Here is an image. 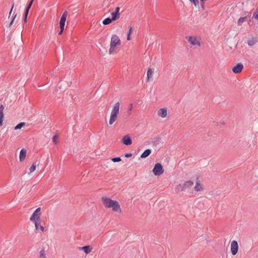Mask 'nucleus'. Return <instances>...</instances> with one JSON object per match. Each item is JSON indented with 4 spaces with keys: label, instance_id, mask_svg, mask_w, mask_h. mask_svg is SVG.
I'll return each mask as SVG.
<instances>
[{
    "label": "nucleus",
    "instance_id": "obj_35",
    "mask_svg": "<svg viewBox=\"0 0 258 258\" xmlns=\"http://www.w3.org/2000/svg\"><path fill=\"white\" fill-rule=\"evenodd\" d=\"M3 118H4V116H0V125H2L3 124Z\"/></svg>",
    "mask_w": 258,
    "mask_h": 258
},
{
    "label": "nucleus",
    "instance_id": "obj_20",
    "mask_svg": "<svg viewBox=\"0 0 258 258\" xmlns=\"http://www.w3.org/2000/svg\"><path fill=\"white\" fill-rule=\"evenodd\" d=\"M112 21H113V20L111 18H107L103 21L102 23L104 25H107L110 24L112 22Z\"/></svg>",
    "mask_w": 258,
    "mask_h": 258
},
{
    "label": "nucleus",
    "instance_id": "obj_39",
    "mask_svg": "<svg viewBox=\"0 0 258 258\" xmlns=\"http://www.w3.org/2000/svg\"><path fill=\"white\" fill-rule=\"evenodd\" d=\"M130 35H131V34H130V33H127V39L128 40H130L131 39Z\"/></svg>",
    "mask_w": 258,
    "mask_h": 258
},
{
    "label": "nucleus",
    "instance_id": "obj_22",
    "mask_svg": "<svg viewBox=\"0 0 258 258\" xmlns=\"http://www.w3.org/2000/svg\"><path fill=\"white\" fill-rule=\"evenodd\" d=\"M256 42V40L253 38L252 39L248 40L247 41V44L249 46H252L254 45Z\"/></svg>",
    "mask_w": 258,
    "mask_h": 258
},
{
    "label": "nucleus",
    "instance_id": "obj_34",
    "mask_svg": "<svg viewBox=\"0 0 258 258\" xmlns=\"http://www.w3.org/2000/svg\"><path fill=\"white\" fill-rule=\"evenodd\" d=\"M132 156V153H126L124 155V156L126 158H128V157H130Z\"/></svg>",
    "mask_w": 258,
    "mask_h": 258
},
{
    "label": "nucleus",
    "instance_id": "obj_31",
    "mask_svg": "<svg viewBox=\"0 0 258 258\" xmlns=\"http://www.w3.org/2000/svg\"><path fill=\"white\" fill-rule=\"evenodd\" d=\"M64 27H62V26H60V31L58 32V35H61L62 33V32L64 30Z\"/></svg>",
    "mask_w": 258,
    "mask_h": 258
},
{
    "label": "nucleus",
    "instance_id": "obj_26",
    "mask_svg": "<svg viewBox=\"0 0 258 258\" xmlns=\"http://www.w3.org/2000/svg\"><path fill=\"white\" fill-rule=\"evenodd\" d=\"M121 160L120 157H114L111 158V161L113 162H118Z\"/></svg>",
    "mask_w": 258,
    "mask_h": 258
},
{
    "label": "nucleus",
    "instance_id": "obj_3",
    "mask_svg": "<svg viewBox=\"0 0 258 258\" xmlns=\"http://www.w3.org/2000/svg\"><path fill=\"white\" fill-rule=\"evenodd\" d=\"M120 43V40L119 37L116 35H113L111 38L110 41V47L109 49V53L110 54H112L115 47L119 45Z\"/></svg>",
    "mask_w": 258,
    "mask_h": 258
},
{
    "label": "nucleus",
    "instance_id": "obj_2",
    "mask_svg": "<svg viewBox=\"0 0 258 258\" xmlns=\"http://www.w3.org/2000/svg\"><path fill=\"white\" fill-rule=\"evenodd\" d=\"M120 103L119 102L115 103L112 108L111 112L110 117L109 121L110 125L112 124L117 119V116L119 112Z\"/></svg>",
    "mask_w": 258,
    "mask_h": 258
},
{
    "label": "nucleus",
    "instance_id": "obj_5",
    "mask_svg": "<svg viewBox=\"0 0 258 258\" xmlns=\"http://www.w3.org/2000/svg\"><path fill=\"white\" fill-rule=\"evenodd\" d=\"M153 172L156 176H160L163 173V167L161 163H156L153 169Z\"/></svg>",
    "mask_w": 258,
    "mask_h": 258
},
{
    "label": "nucleus",
    "instance_id": "obj_29",
    "mask_svg": "<svg viewBox=\"0 0 258 258\" xmlns=\"http://www.w3.org/2000/svg\"><path fill=\"white\" fill-rule=\"evenodd\" d=\"M190 2L192 3L195 6H197L199 4V0H189Z\"/></svg>",
    "mask_w": 258,
    "mask_h": 258
},
{
    "label": "nucleus",
    "instance_id": "obj_16",
    "mask_svg": "<svg viewBox=\"0 0 258 258\" xmlns=\"http://www.w3.org/2000/svg\"><path fill=\"white\" fill-rule=\"evenodd\" d=\"M175 191L177 192L185 190L183 188L182 183H180L178 185H177L176 186V187H175Z\"/></svg>",
    "mask_w": 258,
    "mask_h": 258
},
{
    "label": "nucleus",
    "instance_id": "obj_42",
    "mask_svg": "<svg viewBox=\"0 0 258 258\" xmlns=\"http://www.w3.org/2000/svg\"><path fill=\"white\" fill-rule=\"evenodd\" d=\"M30 172H32V166H31L30 168Z\"/></svg>",
    "mask_w": 258,
    "mask_h": 258
},
{
    "label": "nucleus",
    "instance_id": "obj_28",
    "mask_svg": "<svg viewBox=\"0 0 258 258\" xmlns=\"http://www.w3.org/2000/svg\"><path fill=\"white\" fill-rule=\"evenodd\" d=\"M4 110V107L3 105H0V116H4V115L3 113Z\"/></svg>",
    "mask_w": 258,
    "mask_h": 258
},
{
    "label": "nucleus",
    "instance_id": "obj_17",
    "mask_svg": "<svg viewBox=\"0 0 258 258\" xmlns=\"http://www.w3.org/2000/svg\"><path fill=\"white\" fill-rule=\"evenodd\" d=\"M80 248L82 249L86 254L90 253L91 251V249L89 245L84 246Z\"/></svg>",
    "mask_w": 258,
    "mask_h": 258
},
{
    "label": "nucleus",
    "instance_id": "obj_38",
    "mask_svg": "<svg viewBox=\"0 0 258 258\" xmlns=\"http://www.w3.org/2000/svg\"><path fill=\"white\" fill-rule=\"evenodd\" d=\"M132 30H133V27H130L128 33H130V34H131L132 32Z\"/></svg>",
    "mask_w": 258,
    "mask_h": 258
},
{
    "label": "nucleus",
    "instance_id": "obj_43",
    "mask_svg": "<svg viewBox=\"0 0 258 258\" xmlns=\"http://www.w3.org/2000/svg\"><path fill=\"white\" fill-rule=\"evenodd\" d=\"M30 220L32 221V215H31L30 217Z\"/></svg>",
    "mask_w": 258,
    "mask_h": 258
},
{
    "label": "nucleus",
    "instance_id": "obj_23",
    "mask_svg": "<svg viewBox=\"0 0 258 258\" xmlns=\"http://www.w3.org/2000/svg\"><path fill=\"white\" fill-rule=\"evenodd\" d=\"M40 223H41V220L40 219L39 220V221L38 222V228L37 229H36L35 228V230H40V231L41 232H44V229H45V228L44 227H43V226L41 225H40Z\"/></svg>",
    "mask_w": 258,
    "mask_h": 258
},
{
    "label": "nucleus",
    "instance_id": "obj_6",
    "mask_svg": "<svg viewBox=\"0 0 258 258\" xmlns=\"http://www.w3.org/2000/svg\"><path fill=\"white\" fill-rule=\"evenodd\" d=\"M238 249V242L236 240H233L231 243V252L232 255H235Z\"/></svg>",
    "mask_w": 258,
    "mask_h": 258
},
{
    "label": "nucleus",
    "instance_id": "obj_7",
    "mask_svg": "<svg viewBox=\"0 0 258 258\" xmlns=\"http://www.w3.org/2000/svg\"><path fill=\"white\" fill-rule=\"evenodd\" d=\"M122 143L126 146L131 145L132 143V140L130 135L127 134L124 136L122 139Z\"/></svg>",
    "mask_w": 258,
    "mask_h": 258
},
{
    "label": "nucleus",
    "instance_id": "obj_18",
    "mask_svg": "<svg viewBox=\"0 0 258 258\" xmlns=\"http://www.w3.org/2000/svg\"><path fill=\"white\" fill-rule=\"evenodd\" d=\"M32 5V0H31L29 5H28V6L27 7L26 10V11H25V21L26 20V19H27V15H28V12H29V9H30L31 6Z\"/></svg>",
    "mask_w": 258,
    "mask_h": 258
},
{
    "label": "nucleus",
    "instance_id": "obj_25",
    "mask_svg": "<svg viewBox=\"0 0 258 258\" xmlns=\"http://www.w3.org/2000/svg\"><path fill=\"white\" fill-rule=\"evenodd\" d=\"M40 258H46L45 256V252L44 249H42L40 251Z\"/></svg>",
    "mask_w": 258,
    "mask_h": 258
},
{
    "label": "nucleus",
    "instance_id": "obj_32",
    "mask_svg": "<svg viewBox=\"0 0 258 258\" xmlns=\"http://www.w3.org/2000/svg\"><path fill=\"white\" fill-rule=\"evenodd\" d=\"M16 15H15L13 18V20L10 22V23L9 24V27H11L12 26V25H13V22H14V19L15 18H16Z\"/></svg>",
    "mask_w": 258,
    "mask_h": 258
},
{
    "label": "nucleus",
    "instance_id": "obj_15",
    "mask_svg": "<svg viewBox=\"0 0 258 258\" xmlns=\"http://www.w3.org/2000/svg\"><path fill=\"white\" fill-rule=\"evenodd\" d=\"M151 153V150L148 149L145 150L141 155L140 157L141 158H145L149 156L150 154Z\"/></svg>",
    "mask_w": 258,
    "mask_h": 258
},
{
    "label": "nucleus",
    "instance_id": "obj_4",
    "mask_svg": "<svg viewBox=\"0 0 258 258\" xmlns=\"http://www.w3.org/2000/svg\"><path fill=\"white\" fill-rule=\"evenodd\" d=\"M41 208L40 207L37 208L33 212V222L35 224V227L36 229H37L38 226V222L40 219L41 212H40Z\"/></svg>",
    "mask_w": 258,
    "mask_h": 258
},
{
    "label": "nucleus",
    "instance_id": "obj_33",
    "mask_svg": "<svg viewBox=\"0 0 258 258\" xmlns=\"http://www.w3.org/2000/svg\"><path fill=\"white\" fill-rule=\"evenodd\" d=\"M133 109V104H130L128 107L127 110L131 111Z\"/></svg>",
    "mask_w": 258,
    "mask_h": 258
},
{
    "label": "nucleus",
    "instance_id": "obj_30",
    "mask_svg": "<svg viewBox=\"0 0 258 258\" xmlns=\"http://www.w3.org/2000/svg\"><path fill=\"white\" fill-rule=\"evenodd\" d=\"M253 17H254L256 20H258V11L256 12H255L253 13Z\"/></svg>",
    "mask_w": 258,
    "mask_h": 258
},
{
    "label": "nucleus",
    "instance_id": "obj_14",
    "mask_svg": "<svg viewBox=\"0 0 258 258\" xmlns=\"http://www.w3.org/2000/svg\"><path fill=\"white\" fill-rule=\"evenodd\" d=\"M194 182L191 181H187L182 183L183 188L185 190L192 186Z\"/></svg>",
    "mask_w": 258,
    "mask_h": 258
},
{
    "label": "nucleus",
    "instance_id": "obj_12",
    "mask_svg": "<svg viewBox=\"0 0 258 258\" xmlns=\"http://www.w3.org/2000/svg\"><path fill=\"white\" fill-rule=\"evenodd\" d=\"M26 154H27V150L25 149H22L20 151V154H19V160L20 162H23L26 157Z\"/></svg>",
    "mask_w": 258,
    "mask_h": 258
},
{
    "label": "nucleus",
    "instance_id": "obj_36",
    "mask_svg": "<svg viewBox=\"0 0 258 258\" xmlns=\"http://www.w3.org/2000/svg\"><path fill=\"white\" fill-rule=\"evenodd\" d=\"M119 10H120L119 7H116L115 8V10L114 12H116L118 14H119Z\"/></svg>",
    "mask_w": 258,
    "mask_h": 258
},
{
    "label": "nucleus",
    "instance_id": "obj_24",
    "mask_svg": "<svg viewBox=\"0 0 258 258\" xmlns=\"http://www.w3.org/2000/svg\"><path fill=\"white\" fill-rule=\"evenodd\" d=\"M25 125V122H21V123H19L18 124H17L15 127V130H18V129H21L22 127L24 126Z\"/></svg>",
    "mask_w": 258,
    "mask_h": 258
},
{
    "label": "nucleus",
    "instance_id": "obj_8",
    "mask_svg": "<svg viewBox=\"0 0 258 258\" xmlns=\"http://www.w3.org/2000/svg\"><path fill=\"white\" fill-rule=\"evenodd\" d=\"M243 68V66L241 63L236 64L232 69V71L235 74L240 73Z\"/></svg>",
    "mask_w": 258,
    "mask_h": 258
},
{
    "label": "nucleus",
    "instance_id": "obj_21",
    "mask_svg": "<svg viewBox=\"0 0 258 258\" xmlns=\"http://www.w3.org/2000/svg\"><path fill=\"white\" fill-rule=\"evenodd\" d=\"M147 81H150V78L152 77V70L151 69H148L147 71Z\"/></svg>",
    "mask_w": 258,
    "mask_h": 258
},
{
    "label": "nucleus",
    "instance_id": "obj_37",
    "mask_svg": "<svg viewBox=\"0 0 258 258\" xmlns=\"http://www.w3.org/2000/svg\"><path fill=\"white\" fill-rule=\"evenodd\" d=\"M56 136H53V138H52V139H53V142L55 144H56Z\"/></svg>",
    "mask_w": 258,
    "mask_h": 258
},
{
    "label": "nucleus",
    "instance_id": "obj_11",
    "mask_svg": "<svg viewBox=\"0 0 258 258\" xmlns=\"http://www.w3.org/2000/svg\"><path fill=\"white\" fill-rule=\"evenodd\" d=\"M194 189L197 191H201L203 190V187L200 183V181L199 177H197L196 185L194 187Z\"/></svg>",
    "mask_w": 258,
    "mask_h": 258
},
{
    "label": "nucleus",
    "instance_id": "obj_10",
    "mask_svg": "<svg viewBox=\"0 0 258 258\" xmlns=\"http://www.w3.org/2000/svg\"><path fill=\"white\" fill-rule=\"evenodd\" d=\"M68 16V12L65 11L62 15L59 21V26L64 27L65 22Z\"/></svg>",
    "mask_w": 258,
    "mask_h": 258
},
{
    "label": "nucleus",
    "instance_id": "obj_13",
    "mask_svg": "<svg viewBox=\"0 0 258 258\" xmlns=\"http://www.w3.org/2000/svg\"><path fill=\"white\" fill-rule=\"evenodd\" d=\"M158 114L162 118L165 117L167 115V109L165 108L160 109L158 111Z\"/></svg>",
    "mask_w": 258,
    "mask_h": 258
},
{
    "label": "nucleus",
    "instance_id": "obj_9",
    "mask_svg": "<svg viewBox=\"0 0 258 258\" xmlns=\"http://www.w3.org/2000/svg\"><path fill=\"white\" fill-rule=\"evenodd\" d=\"M188 41L192 45H198L200 46V43L197 41V38L192 36H188L186 37Z\"/></svg>",
    "mask_w": 258,
    "mask_h": 258
},
{
    "label": "nucleus",
    "instance_id": "obj_41",
    "mask_svg": "<svg viewBox=\"0 0 258 258\" xmlns=\"http://www.w3.org/2000/svg\"><path fill=\"white\" fill-rule=\"evenodd\" d=\"M13 7H14V5L12 6V8H11V10H10V13H9V15H11V13H12V10H13Z\"/></svg>",
    "mask_w": 258,
    "mask_h": 258
},
{
    "label": "nucleus",
    "instance_id": "obj_1",
    "mask_svg": "<svg viewBox=\"0 0 258 258\" xmlns=\"http://www.w3.org/2000/svg\"><path fill=\"white\" fill-rule=\"evenodd\" d=\"M102 202L107 208H111L113 211L120 213L121 212L120 205L117 201H113L109 198L103 197L102 198Z\"/></svg>",
    "mask_w": 258,
    "mask_h": 258
},
{
    "label": "nucleus",
    "instance_id": "obj_19",
    "mask_svg": "<svg viewBox=\"0 0 258 258\" xmlns=\"http://www.w3.org/2000/svg\"><path fill=\"white\" fill-rule=\"evenodd\" d=\"M111 19L113 20V21H115L117 19H118L119 17V14H118L116 12H112L111 13Z\"/></svg>",
    "mask_w": 258,
    "mask_h": 258
},
{
    "label": "nucleus",
    "instance_id": "obj_40",
    "mask_svg": "<svg viewBox=\"0 0 258 258\" xmlns=\"http://www.w3.org/2000/svg\"><path fill=\"white\" fill-rule=\"evenodd\" d=\"M36 167V164L33 163V171L35 170Z\"/></svg>",
    "mask_w": 258,
    "mask_h": 258
},
{
    "label": "nucleus",
    "instance_id": "obj_27",
    "mask_svg": "<svg viewBox=\"0 0 258 258\" xmlns=\"http://www.w3.org/2000/svg\"><path fill=\"white\" fill-rule=\"evenodd\" d=\"M244 19H245L244 17L240 18L237 21L238 25H241V24L244 22Z\"/></svg>",
    "mask_w": 258,
    "mask_h": 258
}]
</instances>
